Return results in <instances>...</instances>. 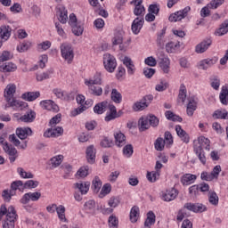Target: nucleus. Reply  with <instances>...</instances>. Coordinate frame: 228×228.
<instances>
[{
    "label": "nucleus",
    "mask_w": 228,
    "mask_h": 228,
    "mask_svg": "<svg viewBox=\"0 0 228 228\" xmlns=\"http://www.w3.org/2000/svg\"><path fill=\"white\" fill-rule=\"evenodd\" d=\"M15 70H17V65L13 62L0 64V72H15Z\"/></svg>",
    "instance_id": "obj_31"
},
{
    "label": "nucleus",
    "mask_w": 228,
    "mask_h": 228,
    "mask_svg": "<svg viewBox=\"0 0 228 228\" xmlns=\"http://www.w3.org/2000/svg\"><path fill=\"white\" fill-rule=\"evenodd\" d=\"M165 35H167V28H164L157 34V45L159 49H163L165 47Z\"/></svg>",
    "instance_id": "obj_22"
},
{
    "label": "nucleus",
    "mask_w": 228,
    "mask_h": 228,
    "mask_svg": "<svg viewBox=\"0 0 228 228\" xmlns=\"http://www.w3.org/2000/svg\"><path fill=\"white\" fill-rule=\"evenodd\" d=\"M177 101H178V102H183V104H184V102L186 101V86H184V85H183V84L180 86V91H179Z\"/></svg>",
    "instance_id": "obj_49"
},
{
    "label": "nucleus",
    "mask_w": 228,
    "mask_h": 228,
    "mask_svg": "<svg viewBox=\"0 0 228 228\" xmlns=\"http://www.w3.org/2000/svg\"><path fill=\"white\" fill-rule=\"evenodd\" d=\"M94 85L95 84H90V85H86V86H88L89 92L92 94V95L100 97V95H102V87L95 86Z\"/></svg>",
    "instance_id": "obj_36"
},
{
    "label": "nucleus",
    "mask_w": 228,
    "mask_h": 228,
    "mask_svg": "<svg viewBox=\"0 0 228 228\" xmlns=\"http://www.w3.org/2000/svg\"><path fill=\"white\" fill-rule=\"evenodd\" d=\"M197 110V102H195V98L191 97L189 99V102L187 104V115L188 117H193V113H195V110Z\"/></svg>",
    "instance_id": "obj_24"
},
{
    "label": "nucleus",
    "mask_w": 228,
    "mask_h": 228,
    "mask_svg": "<svg viewBox=\"0 0 228 228\" xmlns=\"http://www.w3.org/2000/svg\"><path fill=\"white\" fill-rule=\"evenodd\" d=\"M74 188L75 190H78L81 195H86L88 193V191L90 190V182H85V183H76L74 184Z\"/></svg>",
    "instance_id": "obj_20"
},
{
    "label": "nucleus",
    "mask_w": 228,
    "mask_h": 228,
    "mask_svg": "<svg viewBox=\"0 0 228 228\" xmlns=\"http://www.w3.org/2000/svg\"><path fill=\"white\" fill-rule=\"evenodd\" d=\"M58 20H59V22H61V24H67V20H69V15H68L67 9H65V8L59 9Z\"/></svg>",
    "instance_id": "obj_38"
},
{
    "label": "nucleus",
    "mask_w": 228,
    "mask_h": 228,
    "mask_svg": "<svg viewBox=\"0 0 228 228\" xmlns=\"http://www.w3.org/2000/svg\"><path fill=\"white\" fill-rule=\"evenodd\" d=\"M159 60H160L159 65L163 72L165 74H168V72L170 71V59H168V57H165V53L163 52H160L159 55Z\"/></svg>",
    "instance_id": "obj_11"
},
{
    "label": "nucleus",
    "mask_w": 228,
    "mask_h": 228,
    "mask_svg": "<svg viewBox=\"0 0 228 228\" xmlns=\"http://www.w3.org/2000/svg\"><path fill=\"white\" fill-rule=\"evenodd\" d=\"M102 187V182L99 176H95L92 182V188L94 193H99V191Z\"/></svg>",
    "instance_id": "obj_43"
},
{
    "label": "nucleus",
    "mask_w": 228,
    "mask_h": 228,
    "mask_svg": "<svg viewBox=\"0 0 228 228\" xmlns=\"http://www.w3.org/2000/svg\"><path fill=\"white\" fill-rule=\"evenodd\" d=\"M22 99H24L25 101H28V102H31L33 101H37V99H38V97H40V92L37 91V92H28V93H24L21 95Z\"/></svg>",
    "instance_id": "obj_29"
},
{
    "label": "nucleus",
    "mask_w": 228,
    "mask_h": 228,
    "mask_svg": "<svg viewBox=\"0 0 228 228\" xmlns=\"http://www.w3.org/2000/svg\"><path fill=\"white\" fill-rule=\"evenodd\" d=\"M15 92H17V86L15 84H9L4 89V97L7 102L5 104L4 110H8V108H12L13 110H17V108H22V106H25L24 102H20L15 97Z\"/></svg>",
    "instance_id": "obj_1"
},
{
    "label": "nucleus",
    "mask_w": 228,
    "mask_h": 228,
    "mask_svg": "<svg viewBox=\"0 0 228 228\" xmlns=\"http://www.w3.org/2000/svg\"><path fill=\"white\" fill-rule=\"evenodd\" d=\"M143 22L145 20L143 18H135L132 23V31L134 35H138L140 33V29L143 28Z\"/></svg>",
    "instance_id": "obj_17"
},
{
    "label": "nucleus",
    "mask_w": 228,
    "mask_h": 228,
    "mask_svg": "<svg viewBox=\"0 0 228 228\" xmlns=\"http://www.w3.org/2000/svg\"><path fill=\"white\" fill-rule=\"evenodd\" d=\"M180 47H181V43L179 42L175 43L171 41L166 45V51L167 53H175V51L177 49H180Z\"/></svg>",
    "instance_id": "obj_40"
},
{
    "label": "nucleus",
    "mask_w": 228,
    "mask_h": 228,
    "mask_svg": "<svg viewBox=\"0 0 228 228\" xmlns=\"http://www.w3.org/2000/svg\"><path fill=\"white\" fill-rule=\"evenodd\" d=\"M114 144L113 140H110L108 137H104L100 142L101 147H103L104 149H110Z\"/></svg>",
    "instance_id": "obj_61"
},
{
    "label": "nucleus",
    "mask_w": 228,
    "mask_h": 228,
    "mask_svg": "<svg viewBox=\"0 0 228 228\" xmlns=\"http://www.w3.org/2000/svg\"><path fill=\"white\" fill-rule=\"evenodd\" d=\"M36 117H37V113H35V111L30 110L29 112H27L23 116H21L20 118V120H21V122H33Z\"/></svg>",
    "instance_id": "obj_42"
},
{
    "label": "nucleus",
    "mask_w": 228,
    "mask_h": 228,
    "mask_svg": "<svg viewBox=\"0 0 228 228\" xmlns=\"http://www.w3.org/2000/svg\"><path fill=\"white\" fill-rule=\"evenodd\" d=\"M227 115H228L227 110L222 111V110H216V111L213 113L212 117H213V118H215V119L220 118V119H222V120H225V118H227Z\"/></svg>",
    "instance_id": "obj_51"
},
{
    "label": "nucleus",
    "mask_w": 228,
    "mask_h": 228,
    "mask_svg": "<svg viewBox=\"0 0 228 228\" xmlns=\"http://www.w3.org/2000/svg\"><path fill=\"white\" fill-rule=\"evenodd\" d=\"M208 201L212 206H218V195L215 191L208 192Z\"/></svg>",
    "instance_id": "obj_53"
},
{
    "label": "nucleus",
    "mask_w": 228,
    "mask_h": 228,
    "mask_svg": "<svg viewBox=\"0 0 228 228\" xmlns=\"http://www.w3.org/2000/svg\"><path fill=\"white\" fill-rule=\"evenodd\" d=\"M22 190H31L33 188H37L40 183L38 181L28 180L26 183H22Z\"/></svg>",
    "instance_id": "obj_45"
},
{
    "label": "nucleus",
    "mask_w": 228,
    "mask_h": 228,
    "mask_svg": "<svg viewBox=\"0 0 228 228\" xmlns=\"http://www.w3.org/2000/svg\"><path fill=\"white\" fill-rule=\"evenodd\" d=\"M110 108V104L108 103V102H102L100 103H97L94 108V113H97L98 115H102V113H104V111H106V107Z\"/></svg>",
    "instance_id": "obj_35"
},
{
    "label": "nucleus",
    "mask_w": 228,
    "mask_h": 228,
    "mask_svg": "<svg viewBox=\"0 0 228 228\" xmlns=\"http://www.w3.org/2000/svg\"><path fill=\"white\" fill-rule=\"evenodd\" d=\"M111 193V184L110 183H105L102 190L101 192L99 194V198L100 199H104V197H106V195Z\"/></svg>",
    "instance_id": "obj_50"
},
{
    "label": "nucleus",
    "mask_w": 228,
    "mask_h": 228,
    "mask_svg": "<svg viewBox=\"0 0 228 228\" xmlns=\"http://www.w3.org/2000/svg\"><path fill=\"white\" fill-rule=\"evenodd\" d=\"M153 224H156V215H154V212L149 211L147 213V218L144 222V228H151Z\"/></svg>",
    "instance_id": "obj_32"
},
{
    "label": "nucleus",
    "mask_w": 228,
    "mask_h": 228,
    "mask_svg": "<svg viewBox=\"0 0 228 228\" xmlns=\"http://www.w3.org/2000/svg\"><path fill=\"white\" fill-rule=\"evenodd\" d=\"M17 220V211L15 208L9 207L8 214L6 215V219L3 224V228H15V221Z\"/></svg>",
    "instance_id": "obj_3"
},
{
    "label": "nucleus",
    "mask_w": 228,
    "mask_h": 228,
    "mask_svg": "<svg viewBox=\"0 0 228 228\" xmlns=\"http://www.w3.org/2000/svg\"><path fill=\"white\" fill-rule=\"evenodd\" d=\"M110 112L107 113L104 118L105 122H111V120H115L117 118V107L113 104H109Z\"/></svg>",
    "instance_id": "obj_27"
},
{
    "label": "nucleus",
    "mask_w": 228,
    "mask_h": 228,
    "mask_svg": "<svg viewBox=\"0 0 228 228\" xmlns=\"http://www.w3.org/2000/svg\"><path fill=\"white\" fill-rule=\"evenodd\" d=\"M196 179L197 175L187 174L182 177L181 183L182 184H183V186H188V184H191V183H193V181H195Z\"/></svg>",
    "instance_id": "obj_39"
},
{
    "label": "nucleus",
    "mask_w": 228,
    "mask_h": 228,
    "mask_svg": "<svg viewBox=\"0 0 228 228\" xmlns=\"http://www.w3.org/2000/svg\"><path fill=\"white\" fill-rule=\"evenodd\" d=\"M138 127L139 131L141 133H143V131H147L151 127V125L149 123V118L147 117H142L138 120Z\"/></svg>",
    "instance_id": "obj_23"
},
{
    "label": "nucleus",
    "mask_w": 228,
    "mask_h": 228,
    "mask_svg": "<svg viewBox=\"0 0 228 228\" xmlns=\"http://www.w3.org/2000/svg\"><path fill=\"white\" fill-rule=\"evenodd\" d=\"M53 93L54 95H56V97H58V99H61V101H67V94L65 92H63V90L55 88L53 90Z\"/></svg>",
    "instance_id": "obj_60"
},
{
    "label": "nucleus",
    "mask_w": 228,
    "mask_h": 228,
    "mask_svg": "<svg viewBox=\"0 0 228 228\" xmlns=\"http://www.w3.org/2000/svg\"><path fill=\"white\" fill-rule=\"evenodd\" d=\"M9 142H11V143H12L15 147H18V149H22L24 151L28 148V142L24 141L23 142H20L15 134L9 135Z\"/></svg>",
    "instance_id": "obj_15"
},
{
    "label": "nucleus",
    "mask_w": 228,
    "mask_h": 228,
    "mask_svg": "<svg viewBox=\"0 0 228 228\" xmlns=\"http://www.w3.org/2000/svg\"><path fill=\"white\" fill-rule=\"evenodd\" d=\"M61 53L65 61L69 64L72 63L74 60V49H72V45L68 43L61 45Z\"/></svg>",
    "instance_id": "obj_4"
},
{
    "label": "nucleus",
    "mask_w": 228,
    "mask_h": 228,
    "mask_svg": "<svg viewBox=\"0 0 228 228\" xmlns=\"http://www.w3.org/2000/svg\"><path fill=\"white\" fill-rule=\"evenodd\" d=\"M194 152L198 155V158L202 163V165H206V153H204V150H202V146H194Z\"/></svg>",
    "instance_id": "obj_34"
},
{
    "label": "nucleus",
    "mask_w": 228,
    "mask_h": 228,
    "mask_svg": "<svg viewBox=\"0 0 228 228\" xmlns=\"http://www.w3.org/2000/svg\"><path fill=\"white\" fill-rule=\"evenodd\" d=\"M60 122H61V114H57L51 118L49 124L51 127H56V124H60Z\"/></svg>",
    "instance_id": "obj_64"
},
{
    "label": "nucleus",
    "mask_w": 228,
    "mask_h": 228,
    "mask_svg": "<svg viewBox=\"0 0 228 228\" xmlns=\"http://www.w3.org/2000/svg\"><path fill=\"white\" fill-rule=\"evenodd\" d=\"M219 99L222 104H224V106H227L228 104V88L227 87L222 88V91L219 95Z\"/></svg>",
    "instance_id": "obj_47"
},
{
    "label": "nucleus",
    "mask_w": 228,
    "mask_h": 228,
    "mask_svg": "<svg viewBox=\"0 0 228 228\" xmlns=\"http://www.w3.org/2000/svg\"><path fill=\"white\" fill-rule=\"evenodd\" d=\"M145 108H149V102H143L142 99L140 102H136L133 106L134 111H142L145 110Z\"/></svg>",
    "instance_id": "obj_44"
},
{
    "label": "nucleus",
    "mask_w": 228,
    "mask_h": 228,
    "mask_svg": "<svg viewBox=\"0 0 228 228\" xmlns=\"http://www.w3.org/2000/svg\"><path fill=\"white\" fill-rule=\"evenodd\" d=\"M191 10L190 6L185 7L183 10L177 11L175 13L171 14L168 18L170 22H179V20H183L184 17L188 16V12Z\"/></svg>",
    "instance_id": "obj_7"
},
{
    "label": "nucleus",
    "mask_w": 228,
    "mask_h": 228,
    "mask_svg": "<svg viewBox=\"0 0 228 228\" xmlns=\"http://www.w3.org/2000/svg\"><path fill=\"white\" fill-rule=\"evenodd\" d=\"M123 63L127 68V72L130 75L134 74V64H133V61L129 57H125L123 60Z\"/></svg>",
    "instance_id": "obj_41"
},
{
    "label": "nucleus",
    "mask_w": 228,
    "mask_h": 228,
    "mask_svg": "<svg viewBox=\"0 0 228 228\" xmlns=\"http://www.w3.org/2000/svg\"><path fill=\"white\" fill-rule=\"evenodd\" d=\"M29 47H31V43L23 42L17 46V51H19V53H26Z\"/></svg>",
    "instance_id": "obj_63"
},
{
    "label": "nucleus",
    "mask_w": 228,
    "mask_h": 228,
    "mask_svg": "<svg viewBox=\"0 0 228 228\" xmlns=\"http://www.w3.org/2000/svg\"><path fill=\"white\" fill-rule=\"evenodd\" d=\"M20 186H23L22 181L18 180L12 182L11 183L10 191L8 190H4L2 193L4 200H5V202H10V200H12V197L15 195V191H17V190H20Z\"/></svg>",
    "instance_id": "obj_2"
},
{
    "label": "nucleus",
    "mask_w": 228,
    "mask_h": 228,
    "mask_svg": "<svg viewBox=\"0 0 228 228\" xmlns=\"http://www.w3.org/2000/svg\"><path fill=\"white\" fill-rule=\"evenodd\" d=\"M184 208L193 213H204L206 211V206L200 203H186Z\"/></svg>",
    "instance_id": "obj_12"
},
{
    "label": "nucleus",
    "mask_w": 228,
    "mask_h": 228,
    "mask_svg": "<svg viewBox=\"0 0 228 228\" xmlns=\"http://www.w3.org/2000/svg\"><path fill=\"white\" fill-rule=\"evenodd\" d=\"M56 212L60 220L67 222V217H65V207L63 205L57 207Z\"/></svg>",
    "instance_id": "obj_54"
},
{
    "label": "nucleus",
    "mask_w": 228,
    "mask_h": 228,
    "mask_svg": "<svg viewBox=\"0 0 228 228\" xmlns=\"http://www.w3.org/2000/svg\"><path fill=\"white\" fill-rule=\"evenodd\" d=\"M148 120H149V124L150 126H151V127H158V126H159V118H158V117L150 114L148 116Z\"/></svg>",
    "instance_id": "obj_55"
},
{
    "label": "nucleus",
    "mask_w": 228,
    "mask_h": 228,
    "mask_svg": "<svg viewBox=\"0 0 228 228\" xmlns=\"http://www.w3.org/2000/svg\"><path fill=\"white\" fill-rule=\"evenodd\" d=\"M12 53H10V52L4 51L0 54V65H3L4 63V61H8V60H12Z\"/></svg>",
    "instance_id": "obj_57"
},
{
    "label": "nucleus",
    "mask_w": 228,
    "mask_h": 228,
    "mask_svg": "<svg viewBox=\"0 0 228 228\" xmlns=\"http://www.w3.org/2000/svg\"><path fill=\"white\" fill-rule=\"evenodd\" d=\"M16 134L20 140H26L28 136L33 134V131L29 127H19L16 129Z\"/></svg>",
    "instance_id": "obj_16"
},
{
    "label": "nucleus",
    "mask_w": 228,
    "mask_h": 228,
    "mask_svg": "<svg viewBox=\"0 0 228 228\" xmlns=\"http://www.w3.org/2000/svg\"><path fill=\"white\" fill-rule=\"evenodd\" d=\"M41 106L45 108V110H48V111H60V108L53 100H45L40 102Z\"/></svg>",
    "instance_id": "obj_18"
},
{
    "label": "nucleus",
    "mask_w": 228,
    "mask_h": 228,
    "mask_svg": "<svg viewBox=\"0 0 228 228\" xmlns=\"http://www.w3.org/2000/svg\"><path fill=\"white\" fill-rule=\"evenodd\" d=\"M177 195H179V191L176 189L172 188L162 194V200H164L165 202H170L172 200H175Z\"/></svg>",
    "instance_id": "obj_14"
},
{
    "label": "nucleus",
    "mask_w": 228,
    "mask_h": 228,
    "mask_svg": "<svg viewBox=\"0 0 228 228\" xmlns=\"http://www.w3.org/2000/svg\"><path fill=\"white\" fill-rule=\"evenodd\" d=\"M215 63H216V59H205L200 61L199 69H201L202 70H208V69L213 67Z\"/></svg>",
    "instance_id": "obj_28"
},
{
    "label": "nucleus",
    "mask_w": 228,
    "mask_h": 228,
    "mask_svg": "<svg viewBox=\"0 0 228 228\" xmlns=\"http://www.w3.org/2000/svg\"><path fill=\"white\" fill-rule=\"evenodd\" d=\"M102 77H101V72H96L93 78L85 79V85H102Z\"/></svg>",
    "instance_id": "obj_30"
},
{
    "label": "nucleus",
    "mask_w": 228,
    "mask_h": 228,
    "mask_svg": "<svg viewBox=\"0 0 228 228\" xmlns=\"http://www.w3.org/2000/svg\"><path fill=\"white\" fill-rule=\"evenodd\" d=\"M114 138L117 147H124L126 145V135L122 132L114 133Z\"/></svg>",
    "instance_id": "obj_26"
},
{
    "label": "nucleus",
    "mask_w": 228,
    "mask_h": 228,
    "mask_svg": "<svg viewBox=\"0 0 228 228\" xmlns=\"http://www.w3.org/2000/svg\"><path fill=\"white\" fill-rule=\"evenodd\" d=\"M226 33H228V20H225L224 22L221 24V27L216 30L215 35L222 37V35H225Z\"/></svg>",
    "instance_id": "obj_46"
},
{
    "label": "nucleus",
    "mask_w": 228,
    "mask_h": 228,
    "mask_svg": "<svg viewBox=\"0 0 228 228\" xmlns=\"http://www.w3.org/2000/svg\"><path fill=\"white\" fill-rule=\"evenodd\" d=\"M139 216L140 208L136 206L133 207L130 211V222H132V224H136V222H138Z\"/></svg>",
    "instance_id": "obj_37"
},
{
    "label": "nucleus",
    "mask_w": 228,
    "mask_h": 228,
    "mask_svg": "<svg viewBox=\"0 0 228 228\" xmlns=\"http://www.w3.org/2000/svg\"><path fill=\"white\" fill-rule=\"evenodd\" d=\"M40 197H42V193H40L38 191L27 192L21 198L20 202H21V204H28L29 200H32V202H37V200H39Z\"/></svg>",
    "instance_id": "obj_9"
},
{
    "label": "nucleus",
    "mask_w": 228,
    "mask_h": 228,
    "mask_svg": "<svg viewBox=\"0 0 228 228\" xmlns=\"http://www.w3.org/2000/svg\"><path fill=\"white\" fill-rule=\"evenodd\" d=\"M143 0L132 1L131 4H134V14L137 17H143L145 15V7L142 4Z\"/></svg>",
    "instance_id": "obj_13"
},
{
    "label": "nucleus",
    "mask_w": 228,
    "mask_h": 228,
    "mask_svg": "<svg viewBox=\"0 0 228 228\" xmlns=\"http://www.w3.org/2000/svg\"><path fill=\"white\" fill-rule=\"evenodd\" d=\"M69 26H71L72 33L76 37H81V35H83V31H85V28H83L79 23H77V18L76 17V14L74 13L69 14Z\"/></svg>",
    "instance_id": "obj_5"
},
{
    "label": "nucleus",
    "mask_w": 228,
    "mask_h": 228,
    "mask_svg": "<svg viewBox=\"0 0 228 228\" xmlns=\"http://www.w3.org/2000/svg\"><path fill=\"white\" fill-rule=\"evenodd\" d=\"M18 174H20L22 179H33V177H35V175H33L31 172H26L22 167L18 168Z\"/></svg>",
    "instance_id": "obj_56"
},
{
    "label": "nucleus",
    "mask_w": 228,
    "mask_h": 228,
    "mask_svg": "<svg viewBox=\"0 0 228 228\" xmlns=\"http://www.w3.org/2000/svg\"><path fill=\"white\" fill-rule=\"evenodd\" d=\"M4 151L6 152L9 156V159L11 163H15V159L19 158L17 149L15 147L9 145L6 142L4 144Z\"/></svg>",
    "instance_id": "obj_8"
},
{
    "label": "nucleus",
    "mask_w": 228,
    "mask_h": 228,
    "mask_svg": "<svg viewBox=\"0 0 228 228\" xmlns=\"http://www.w3.org/2000/svg\"><path fill=\"white\" fill-rule=\"evenodd\" d=\"M155 149L156 151H163V149H165V139L159 137L156 141H155Z\"/></svg>",
    "instance_id": "obj_59"
},
{
    "label": "nucleus",
    "mask_w": 228,
    "mask_h": 228,
    "mask_svg": "<svg viewBox=\"0 0 228 228\" xmlns=\"http://www.w3.org/2000/svg\"><path fill=\"white\" fill-rule=\"evenodd\" d=\"M109 227L110 228H118V218H117V216L111 215L109 217Z\"/></svg>",
    "instance_id": "obj_58"
},
{
    "label": "nucleus",
    "mask_w": 228,
    "mask_h": 228,
    "mask_svg": "<svg viewBox=\"0 0 228 228\" xmlns=\"http://www.w3.org/2000/svg\"><path fill=\"white\" fill-rule=\"evenodd\" d=\"M198 143H199V145H197V147H201V151L204 149H206V151H209L210 143H211L209 139H208L204 136H200L198 138Z\"/></svg>",
    "instance_id": "obj_33"
},
{
    "label": "nucleus",
    "mask_w": 228,
    "mask_h": 228,
    "mask_svg": "<svg viewBox=\"0 0 228 228\" xmlns=\"http://www.w3.org/2000/svg\"><path fill=\"white\" fill-rule=\"evenodd\" d=\"M103 65L107 72H115L117 69V60L110 53L103 55Z\"/></svg>",
    "instance_id": "obj_6"
},
{
    "label": "nucleus",
    "mask_w": 228,
    "mask_h": 228,
    "mask_svg": "<svg viewBox=\"0 0 228 228\" xmlns=\"http://www.w3.org/2000/svg\"><path fill=\"white\" fill-rule=\"evenodd\" d=\"M175 131L177 135L181 138V140L184 142V143H189L190 142V135H188V134L186 133V131H184L183 129V127H181V126L177 125L175 126Z\"/></svg>",
    "instance_id": "obj_25"
},
{
    "label": "nucleus",
    "mask_w": 228,
    "mask_h": 228,
    "mask_svg": "<svg viewBox=\"0 0 228 228\" xmlns=\"http://www.w3.org/2000/svg\"><path fill=\"white\" fill-rule=\"evenodd\" d=\"M62 162L63 155H58L51 159L52 167H54V168H56V167H60Z\"/></svg>",
    "instance_id": "obj_52"
},
{
    "label": "nucleus",
    "mask_w": 228,
    "mask_h": 228,
    "mask_svg": "<svg viewBox=\"0 0 228 228\" xmlns=\"http://www.w3.org/2000/svg\"><path fill=\"white\" fill-rule=\"evenodd\" d=\"M111 99L116 104H120L122 102V94L117 89H112Z\"/></svg>",
    "instance_id": "obj_48"
},
{
    "label": "nucleus",
    "mask_w": 228,
    "mask_h": 228,
    "mask_svg": "<svg viewBox=\"0 0 228 228\" xmlns=\"http://www.w3.org/2000/svg\"><path fill=\"white\" fill-rule=\"evenodd\" d=\"M12 37V28L10 26L3 25L0 27V38L2 40H8Z\"/></svg>",
    "instance_id": "obj_21"
},
{
    "label": "nucleus",
    "mask_w": 228,
    "mask_h": 228,
    "mask_svg": "<svg viewBox=\"0 0 228 228\" xmlns=\"http://www.w3.org/2000/svg\"><path fill=\"white\" fill-rule=\"evenodd\" d=\"M211 44H213L211 38L204 39L195 46V53H197V54L206 53V51L211 47Z\"/></svg>",
    "instance_id": "obj_10"
},
{
    "label": "nucleus",
    "mask_w": 228,
    "mask_h": 228,
    "mask_svg": "<svg viewBox=\"0 0 228 228\" xmlns=\"http://www.w3.org/2000/svg\"><path fill=\"white\" fill-rule=\"evenodd\" d=\"M96 152L97 151L94 148V145H90L86 151V159L91 165H94V163H95Z\"/></svg>",
    "instance_id": "obj_19"
},
{
    "label": "nucleus",
    "mask_w": 228,
    "mask_h": 228,
    "mask_svg": "<svg viewBox=\"0 0 228 228\" xmlns=\"http://www.w3.org/2000/svg\"><path fill=\"white\" fill-rule=\"evenodd\" d=\"M84 208L86 211H95V201L94 200L86 201Z\"/></svg>",
    "instance_id": "obj_62"
}]
</instances>
